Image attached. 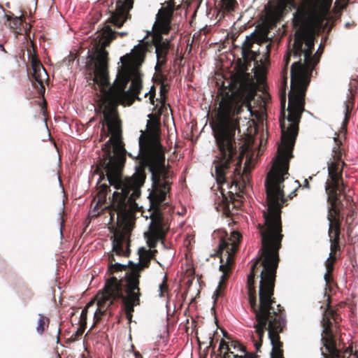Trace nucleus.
<instances>
[{
  "mask_svg": "<svg viewBox=\"0 0 358 358\" xmlns=\"http://www.w3.org/2000/svg\"><path fill=\"white\" fill-rule=\"evenodd\" d=\"M268 48H269L268 45H265L264 48H265L266 53L268 52Z\"/></svg>",
  "mask_w": 358,
  "mask_h": 358,
  "instance_id": "obj_46",
  "label": "nucleus"
},
{
  "mask_svg": "<svg viewBox=\"0 0 358 358\" xmlns=\"http://www.w3.org/2000/svg\"><path fill=\"white\" fill-rule=\"evenodd\" d=\"M324 280L326 285L327 286H330L331 283L333 282L332 272L327 271V273L324 275Z\"/></svg>",
  "mask_w": 358,
  "mask_h": 358,
  "instance_id": "obj_37",
  "label": "nucleus"
},
{
  "mask_svg": "<svg viewBox=\"0 0 358 358\" xmlns=\"http://www.w3.org/2000/svg\"><path fill=\"white\" fill-rule=\"evenodd\" d=\"M7 20L9 21L10 29L17 35H29L31 25L27 23L22 16L14 17L6 15Z\"/></svg>",
  "mask_w": 358,
  "mask_h": 358,
  "instance_id": "obj_19",
  "label": "nucleus"
},
{
  "mask_svg": "<svg viewBox=\"0 0 358 358\" xmlns=\"http://www.w3.org/2000/svg\"><path fill=\"white\" fill-rule=\"evenodd\" d=\"M304 186H305V187H309V183H308V180H305V185H304Z\"/></svg>",
  "mask_w": 358,
  "mask_h": 358,
  "instance_id": "obj_48",
  "label": "nucleus"
},
{
  "mask_svg": "<svg viewBox=\"0 0 358 358\" xmlns=\"http://www.w3.org/2000/svg\"><path fill=\"white\" fill-rule=\"evenodd\" d=\"M294 196H296L295 191L292 192L288 196L289 199H292Z\"/></svg>",
  "mask_w": 358,
  "mask_h": 358,
  "instance_id": "obj_43",
  "label": "nucleus"
},
{
  "mask_svg": "<svg viewBox=\"0 0 358 358\" xmlns=\"http://www.w3.org/2000/svg\"><path fill=\"white\" fill-rule=\"evenodd\" d=\"M31 66L32 69L31 76L32 85L38 90L40 95H43L45 90L43 83L48 79V75L43 64L36 56L31 57Z\"/></svg>",
  "mask_w": 358,
  "mask_h": 358,
  "instance_id": "obj_14",
  "label": "nucleus"
},
{
  "mask_svg": "<svg viewBox=\"0 0 358 358\" xmlns=\"http://www.w3.org/2000/svg\"><path fill=\"white\" fill-rule=\"evenodd\" d=\"M332 0H306L304 5L299 6L294 14L295 25L310 24L320 29L327 20Z\"/></svg>",
  "mask_w": 358,
  "mask_h": 358,
  "instance_id": "obj_7",
  "label": "nucleus"
},
{
  "mask_svg": "<svg viewBox=\"0 0 358 358\" xmlns=\"http://www.w3.org/2000/svg\"><path fill=\"white\" fill-rule=\"evenodd\" d=\"M288 169V165L284 162L274 163L267 175L265 181L267 208L263 210L264 223L257 224L262 243L260 255L248 276V301L256 321L252 327L259 341L255 339L252 331L251 339L257 352L262 347L266 329L286 325L285 310L277 304L274 288L280 262L279 250L284 237L282 208L287 201L282 184L285 176L289 175Z\"/></svg>",
  "mask_w": 358,
  "mask_h": 358,
  "instance_id": "obj_2",
  "label": "nucleus"
},
{
  "mask_svg": "<svg viewBox=\"0 0 358 358\" xmlns=\"http://www.w3.org/2000/svg\"><path fill=\"white\" fill-rule=\"evenodd\" d=\"M222 288H224V285L223 282H220L213 295V296H215V301L222 294Z\"/></svg>",
  "mask_w": 358,
  "mask_h": 358,
  "instance_id": "obj_36",
  "label": "nucleus"
},
{
  "mask_svg": "<svg viewBox=\"0 0 358 358\" xmlns=\"http://www.w3.org/2000/svg\"><path fill=\"white\" fill-rule=\"evenodd\" d=\"M238 5L236 0H221L219 6L224 13H231Z\"/></svg>",
  "mask_w": 358,
  "mask_h": 358,
  "instance_id": "obj_26",
  "label": "nucleus"
},
{
  "mask_svg": "<svg viewBox=\"0 0 358 358\" xmlns=\"http://www.w3.org/2000/svg\"><path fill=\"white\" fill-rule=\"evenodd\" d=\"M124 37L128 35L127 31H115L112 29L111 27L106 24L102 29L101 42V45L96 48L94 55L89 56L90 60L87 63V68L88 70L94 69L96 68V57L99 55L101 50H106V47L108 46L110 43L117 38V36Z\"/></svg>",
  "mask_w": 358,
  "mask_h": 358,
  "instance_id": "obj_12",
  "label": "nucleus"
},
{
  "mask_svg": "<svg viewBox=\"0 0 358 358\" xmlns=\"http://www.w3.org/2000/svg\"><path fill=\"white\" fill-rule=\"evenodd\" d=\"M108 265H110L112 264H114L115 262H116V259L115 258V255L113 252H110V253H108Z\"/></svg>",
  "mask_w": 358,
  "mask_h": 358,
  "instance_id": "obj_40",
  "label": "nucleus"
},
{
  "mask_svg": "<svg viewBox=\"0 0 358 358\" xmlns=\"http://www.w3.org/2000/svg\"><path fill=\"white\" fill-rule=\"evenodd\" d=\"M94 303L93 301L89 302L86 306L83 309L79 320V324L81 327H87V312L90 306H92Z\"/></svg>",
  "mask_w": 358,
  "mask_h": 358,
  "instance_id": "obj_32",
  "label": "nucleus"
},
{
  "mask_svg": "<svg viewBox=\"0 0 358 358\" xmlns=\"http://www.w3.org/2000/svg\"><path fill=\"white\" fill-rule=\"evenodd\" d=\"M126 317L129 320V322L130 323L131 322V319L133 317V313H125Z\"/></svg>",
  "mask_w": 358,
  "mask_h": 358,
  "instance_id": "obj_41",
  "label": "nucleus"
},
{
  "mask_svg": "<svg viewBox=\"0 0 358 358\" xmlns=\"http://www.w3.org/2000/svg\"><path fill=\"white\" fill-rule=\"evenodd\" d=\"M315 36L303 31L296 34L293 44V56L299 61L290 69L291 90L288 95V115L285 117V96L281 98V144L278 149V157L275 163L284 162L289 166L293 157L292 150L299 133V124L305 110V96L310 82L312 72L319 63L323 46L320 44L315 55Z\"/></svg>",
  "mask_w": 358,
  "mask_h": 358,
  "instance_id": "obj_4",
  "label": "nucleus"
},
{
  "mask_svg": "<svg viewBox=\"0 0 358 358\" xmlns=\"http://www.w3.org/2000/svg\"><path fill=\"white\" fill-rule=\"evenodd\" d=\"M150 250H147L145 248H141L138 250L139 262L134 264L131 261H129V269L125 273L124 277V282H136L137 285H140L141 273L145 268L150 266L151 257L148 254L150 253Z\"/></svg>",
  "mask_w": 358,
  "mask_h": 358,
  "instance_id": "obj_11",
  "label": "nucleus"
},
{
  "mask_svg": "<svg viewBox=\"0 0 358 358\" xmlns=\"http://www.w3.org/2000/svg\"><path fill=\"white\" fill-rule=\"evenodd\" d=\"M153 43L155 47L157 64L155 71L160 72L162 67L166 64L167 55L169 50V41L164 40L162 36H154Z\"/></svg>",
  "mask_w": 358,
  "mask_h": 358,
  "instance_id": "obj_16",
  "label": "nucleus"
},
{
  "mask_svg": "<svg viewBox=\"0 0 358 358\" xmlns=\"http://www.w3.org/2000/svg\"><path fill=\"white\" fill-rule=\"evenodd\" d=\"M330 254L331 256H336V252L341 250L340 241H330Z\"/></svg>",
  "mask_w": 358,
  "mask_h": 358,
  "instance_id": "obj_35",
  "label": "nucleus"
},
{
  "mask_svg": "<svg viewBox=\"0 0 358 358\" xmlns=\"http://www.w3.org/2000/svg\"><path fill=\"white\" fill-rule=\"evenodd\" d=\"M126 241V233L124 231H115L114 233L113 243V252L116 255L128 257L130 253L129 242L127 243V250L124 249V244Z\"/></svg>",
  "mask_w": 358,
  "mask_h": 358,
  "instance_id": "obj_18",
  "label": "nucleus"
},
{
  "mask_svg": "<svg viewBox=\"0 0 358 358\" xmlns=\"http://www.w3.org/2000/svg\"><path fill=\"white\" fill-rule=\"evenodd\" d=\"M335 146L332 150V157L328 162V178L325 183L327 201L330 206L328 208L327 218L343 220V211L347 208L349 212L345 220L354 215L355 203L352 197L345 193L347 184L343 178V167L345 163L343 160L344 151L342 141L338 137L334 138Z\"/></svg>",
  "mask_w": 358,
  "mask_h": 358,
  "instance_id": "obj_5",
  "label": "nucleus"
},
{
  "mask_svg": "<svg viewBox=\"0 0 358 358\" xmlns=\"http://www.w3.org/2000/svg\"><path fill=\"white\" fill-rule=\"evenodd\" d=\"M292 55H293V49L292 50L288 51L287 55H285V57H284L285 64L282 68L281 74H282V80H283V82L285 83V84L287 83V79H288V77H287L288 65L289 64L290 57H291Z\"/></svg>",
  "mask_w": 358,
  "mask_h": 358,
  "instance_id": "obj_30",
  "label": "nucleus"
},
{
  "mask_svg": "<svg viewBox=\"0 0 358 358\" xmlns=\"http://www.w3.org/2000/svg\"><path fill=\"white\" fill-rule=\"evenodd\" d=\"M85 329H86L85 327L80 326V327L78 329V330L76 331V333L73 335H72V338H73V339L75 340V339L78 338V337L81 336L83 335V334L84 333Z\"/></svg>",
  "mask_w": 358,
  "mask_h": 358,
  "instance_id": "obj_38",
  "label": "nucleus"
},
{
  "mask_svg": "<svg viewBox=\"0 0 358 358\" xmlns=\"http://www.w3.org/2000/svg\"><path fill=\"white\" fill-rule=\"evenodd\" d=\"M146 52V48L142 45L135 46L132 53L129 54L134 62V67L136 68V62L138 60L143 59Z\"/></svg>",
  "mask_w": 358,
  "mask_h": 358,
  "instance_id": "obj_27",
  "label": "nucleus"
},
{
  "mask_svg": "<svg viewBox=\"0 0 358 358\" xmlns=\"http://www.w3.org/2000/svg\"><path fill=\"white\" fill-rule=\"evenodd\" d=\"M150 253L148 254L150 257H151V259H153L156 255V253L157 252V250H150Z\"/></svg>",
  "mask_w": 358,
  "mask_h": 358,
  "instance_id": "obj_42",
  "label": "nucleus"
},
{
  "mask_svg": "<svg viewBox=\"0 0 358 358\" xmlns=\"http://www.w3.org/2000/svg\"><path fill=\"white\" fill-rule=\"evenodd\" d=\"M348 358H350V357H348Z\"/></svg>",
  "mask_w": 358,
  "mask_h": 358,
  "instance_id": "obj_51",
  "label": "nucleus"
},
{
  "mask_svg": "<svg viewBox=\"0 0 358 358\" xmlns=\"http://www.w3.org/2000/svg\"><path fill=\"white\" fill-rule=\"evenodd\" d=\"M57 358H62L61 356L58 354Z\"/></svg>",
  "mask_w": 358,
  "mask_h": 358,
  "instance_id": "obj_50",
  "label": "nucleus"
},
{
  "mask_svg": "<svg viewBox=\"0 0 358 358\" xmlns=\"http://www.w3.org/2000/svg\"><path fill=\"white\" fill-rule=\"evenodd\" d=\"M329 224L328 234L330 241H340L341 227L343 220L327 218Z\"/></svg>",
  "mask_w": 358,
  "mask_h": 358,
  "instance_id": "obj_21",
  "label": "nucleus"
},
{
  "mask_svg": "<svg viewBox=\"0 0 358 358\" xmlns=\"http://www.w3.org/2000/svg\"><path fill=\"white\" fill-rule=\"evenodd\" d=\"M60 334V329H59V330H58V334ZM57 343H59V335H57Z\"/></svg>",
  "mask_w": 358,
  "mask_h": 358,
  "instance_id": "obj_47",
  "label": "nucleus"
},
{
  "mask_svg": "<svg viewBox=\"0 0 358 358\" xmlns=\"http://www.w3.org/2000/svg\"><path fill=\"white\" fill-rule=\"evenodd\" d=\"M38 319L37 322L36 331L39 334H43L45 329L48 327L50 319L44 315L38 314Z\"/></svg>",
  "mask_w": 358,
  "mask_h": 358,
  "instance_id": "obj_28",
  "label": "nucleus"
},
{
  "mask_svg": "<svg viewBox=\"0 0 358 358\" xmlns=\"http://www.w3.org/2000/svg\"><path fill=\"white\" fill-rule=\"evenodd\" d=\"M285 326L271 327L268 329V338L272 345L271 358H284L283 357V343L280 341V333L283 331Z\"/></svg>",
  "mask_w": 358,
  "mask_h": 358,
  "instance_id": "obj_17",
  "label": "nucleus"
},
{
  "mask_svg": "<svg viewBox=\"0 0 358 358\" xmlns=\"http://www.w3.org/2000/svg\"><path fill=\"white\" fill-rule=\"evenodd\" d=\"M125 0H122V2H124ZM117 0H112L111 1V3L110 5L109 6V12L110 13V17L108 18V22L113 24L115 27H117V28H120L121 27L123 26V24H124L125 22H127L128 20H130L131 18V15L130 14V10L132 9V8H130V9H128V10L127 11L129 16H127V17L124 19V15L125 14V12H126V8L124 7V9L122 10V13H121L120 15V16H117L116 17V20H113V16L115 15V13H116V10H117Z\"/></svg>",
  "mask_w": 358,
  "mask_h": 358,
  "instance_id": "obj_20",
  "label": "nucleus"
},
{
  "mask_svg": "<svg viewBox=\"0 0 358 358\" xmlns=\"http://www.w3.org/2000/svg\"><path fill=\"white\" fill-rule=\"evenodd\" d=\"M148 94H150V103L152 104H154L155 103V88L154 86H152L149 91Z\"/></svg>",
  "mask_w": 358,
  "mask_h": 358,
  "instance_id": "obj_39",
  "label": "nucleus"
},
{
  "mask_svg": "<svg viewBox=\"0 0 358 358\" xmlns=\"http://www.w3.org/2000/svg\"><path fill=\"white\" fill-rule=\"evenodd\" d=\"M141 296L140 287L136 282H127L115 276L106 279L102 289L96 296L97 309L94 313V324L101 320V317H111L113 306L120 299L122 300L125 313H134V307L140 305Z\"/></svg>",
  "mask_w": 358,
  "mask_h": 358,
  "instance_id": "obj_6",
  "label": "nucleus"
},
{
  "mask_svg": "<svg viewBox=\"0 0 358 358\" xmlns=\"http://www.w3.org/2000/svg\"><path fill=\"white\" fill-rule=\"evenodd\" d=\"M267 41V36L264 32H254L247 36L241 46V55L246 65H250L254 61L257 64L262 62V59H259L261 54L258 46Z\"/></svg>",
  "mask_w": 358,
  "mask_h": 358,
  "instance_id": "obj_10",
  "label": "nucleus"
},
{
  "mask_svg": "<svg viewBox=\"0 0 358 358\" xmlns=\"http://www.w3.org/2000/svg\"><path fill=\"white\" fill-rule=\"evenodd\" d=\"M136 358H143L139 352L135 353Z\"/></svg>",
  "mask_w": 358,
  "mask_h": 358,
  "instance_id": "obj_45",
  "label": "nucleus"
},
{
  "mask_svg": "<svg viewBox=\"0 0 358 358\" xmlns=\"http://www.w3.org/2000/svg\"><path fill=\"white\" fill-rule=\"evenodd\" d=\"M293 5L294 0H270L264 8L268 22L275 25L282 17L287 7Z\"/></svg>",
  "mask_w": 358,
  "mask_h": 358,
  "instance_id": "obj_13",
  "label": "nucleus"
},
{
  "mask_svg": "<svg viewBox=\"0 0 358 358\" xmlns=\"http://www.w3.org/2000/svg\"><path fill=\"white\" fill-rule=\"evenodd\" d=\"M169 92V87L168 85L162 83L160 87V92H159V102L161 103V109L162 110L163 108L166 107V101L167 99V93Z\"/></svg>",
  "mask_w": 358,
  "mask_h": 358,
  "instance_id": "obj_31",
  "label": "nucleus"
},
{
  "mask_svg": "<svg viewBox=\"0 0 358 358\" xmlns=\"http://www.w3.org/2000/svg\"><path fill=\"white\" fill-rule=\"evenodd\" d=\"M159 296H164L169 292V287L167 285V276L164 275L163 282L159 286Z\"/></svg>",
  "mask_w": 358,
  "mask_h": 358,
  "instance_id": "obj_33",
  "label": "nucleus"
},
{
  "mask_svg": "<svg viewBox=\"0 0 358 358\" xmlns=\"http://www.w3.org/2000/svg\"><path fill=\"white\" fill-rule=\"evenodd\" d=\"M96 68L90 70L88 82L94 90L99 88L101 96L99 108L103 117L100 141L109 136L110 138L103 145V154L96 166L100 180L107 177L110 185L116 189L107 208L112 222L116 216L117 223L128 225L138 209L136 200L141 196V188L146 179L145 168L151 173L152 189L149 194L150 209L160 212V206L165 201L171 189L173 173L166 164L165 152L159 140L155 137L139 139L141 165L136 169L131 177L123 178V169L126 162L127 150L122 141V122L117 106L119 104H133L142 88V81L134 67L130 55L120 57L121 66L118 67L116 78L110 85L108 73V52L101 50L96 57Z\"/></svg>",
  "mask_w": 358,
  "mask_h": 358,
  "instance_id": "obj_1",
  "label": "nucleus"
},
{
  "mask_svg": "<svg viewBox=\"0 0 358 358\" xmlns=\"http://www.w3.org/2000/svg\"><path fill=\"white\" fill-rule=\"evenodd\" d=\"M127 267L129 268V264L127 265H125L117 262H115L114 264L108 266L106 274L110 276L115 273L126 271Z\"/></svg>",
  "mask_w": 358,
  "mask_h": 358,
  "instance_id": "obj_29",
  "label": "nucleus"
},
{
  "mask_svg": "<svg viewBox=\"0 0 358 358\" xmlns=\"http://www.w3.org/2000/svg\"><path fill=\"white\" fill-rule=\"evenodd\" d=\"M336 261V256H331L329 255V258L326 261L325 266L327 271L329 272H333L334 271V265Z\"/></svg>",
  "mask_w": 358,
  "mask_h": 358,
  "instance_id": "obj_34",
  "label": "nucleus"
},
{
  "mask_svg": "<svg viewBox=\"0 0 358 358\" xmlns=\"http://www.w3.org/2000/svg\"><path fill=\"white\" fill-rule=\"evenodd\" d=\"M0 50L6 53L7 52L2 44H0Z\"/></svg>",
  "mask_w": 358,
  "mask_h": 358,
  "instance_id": "obj_44",
  "label": "nucleus"
},
{
  "mask_svg": "<svg viewBox=\"0 0 358 358\" xmlns=\"http://www.w3.org/2000/svg\"><path fill=\"white\" fill-rule=\"evenodd\" d=\"M241 234L238 231H233L229 237L222 238L220 241L217 255L220 258L221 265L220 270L223 273L222 280L228 278L227 273L230 271L234 264V255L238 248Z\"/></svg>",
  "mask_w": 358,
  "mask_h": 358,
  "instance_id": "obj_9",
  "label": "nucleus"
},
{
  "mask_svg": "<svg viewBox=\"0 0 358 358\" xmlns=\"http://www.w3.org/2000/svg\"><path fill=\"white\" fill-rule=\"evenodd\" d=\"M166 232L165 224L161 219L152 220L148 232L145 234L148 247L155 248L157 247L158 241H162L163 242Z\"/></svg>",
  "mask_w": 358,
  "mask_h": 358,
  "instance_id": "obj_15",
  "label": "nucleus"
},
{
  "mask_svg": "<svg viewBox=\"0 0 358 358\" xmlns=\"http://www.w3.org/2000/svg\"><path fill=\"white\" fill-rule=\"evenodd\" d=\"M98 205H101L100 203H96V206L95 207H94V209L95 210L96 209V207L98 206Z\"/></svg>",
  "mask_w": 358,
  "mask_h": 358,
  "instance_id": "obj_49",
  "label": "nucleus"
},
{
  "mask_svg": "<svg viewBox=\"0 0 358 358\" xmlns=\"http://www.w3.org/2000/svg\"><path fill=\"white\" fill-rule=\"evenodd\" d=\"M345 118L342 124V129H343L345 131L347 130V124L348 123V121L350 117V114L352 113L353 106H354V98L352 96L350 97L346 102H345Z\"/></svg>",
  "mask_w": 358,
  "mask_h": 358,
  "instance_id": "obj_25",
  "label": "nucleus"
},
{
  "mask_svg": "<svg viewBox=\"0 0 358 358\" xmlns=\"http://www.w3.org/2000/svg\"><path fill=\"white\" fill-rule=\"evenodd\" d=\"M170 23V18L167 15H164L158 17L154 24V30L156 32L155 36L168 34L171 29Z\"/></svg>",
  "mask_w": 358,
  "mask_h": 358,
  "instance_id": "obj_22",
  "label": "nucleus"
},
{
  "mask_svg": "<svg viewBox=\"0 0 358 358\" xmlns=\"http://www.w3.org/2000/svg\"><path fill=\"white\" fill-rule=\"evenodd\" d=\"M219 95V107L210 122L217 147L213 164L222 202L225 208H229L235 195L240 196L245 187L241 173L245 152L238 147L235 135L236 130L240 131L238 115L244 106L251 111L255 96L250 74L244 71L233 74L228 87L223 85Z\"/></svg>",
  "mask_w": 358,
  "mask_h": 358,
  "instance_id": "obj_3",
  "label": "nucleus"
},
{
  "mask_svg": "<svg viewBox=\"0 0 358 358\" xmlns=\"http://www.w3.org/2000/svg\"><path fill=\"white\" fill-rule=\"evenodd\" d=\"M327 301V307L323 313L322 320V326L323 328L322 341L323 342V345L325 348L327 352L330 355L331 358H345L346 354H348L349 356H352V348L348 347L343 352V355L342 357L341 355V352L336 348L334 337L331 330V320L337 324L340 320H341V318L335 310L331 308L330 296H328ZM353 357L354 358H357L355 355H353Z\"/></svg>",
  "mask_w": 358,
  "mask_h": 358,
  "instance_id": "obj_8",
  "label": "nucleus"
},
{
  "mask_svg": "<svg viewBox=\"0 0 358 358\" xmlns=\"http://www.w3.org/2000/svg\"><path fill=\"white\" fill-rule=\"evenodd\" d=\"M96 197L98 199V203L101 206L106 203L107 194L110 192V186L106 184L100 185L97 189Z\"/></svg>",
  "mask_w": 358,
  "mask_h": 358,
  "instance_id": "obj_24",
  "label": "nucleus"
},
{
  "mask_svg": "<svg viewBox=\"0 0 358 358\" xmlns=\"http://www.w3.org/2000/svg\"><path fill=\"white\" fill-rule=\"evenodd\" d=\"M134 0H125L124 2H122V0H117V10L116 13H115L113 16V20H116L117 16H120L121 13H122V10L124 9V7L127 9L126 11L128 10V9L133 8L134 7ZM127 16H129V13L127 12H125V14L124 15V19L127 17Z\"/></svg>",
  "mask_w": 358,
  "mask_h": 358,
  "instance_id": "obj_23",
  "label": "nucleus"
}]
</instances>
